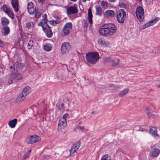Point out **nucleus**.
<instances>
[{
	"instance_id": "obj_1",
	"label": "nucleus",
	"mask_w": 160,
	"mask_h": 160,
	"mask_svg": "<svg viewBox=\"0 0 160 160\" xmlns=\"http://www.w3.org/2000/svg\"><path fill=\"white\" fill-rule=\"evenodd\" d=\"M117 28L112 23H108L104 25L100 28L99 32L100 34L103 36L112 35L116 31Z\"/></svg>"
},
{
	"instance_id": "obj_2",
	"label": "nucleus",
	"mask_w": 160,
	"mask_h": 160,
	"mask_svg": "<svg viewBox=\"0 0 160 160\" xmlns=\"http://www.w3.org/2000/svg\"><path fill=\"white\" fill-rule=\"evenodd\" d=\"M86 58L88 63L94 64L99 59V56L97 52H90L86 54Z\"/></svg>"
},
{
	"instance_id": "obj_3",
	"label": "nucleus",
	"mask_w": 160,
	"mask_h": 160,
	"mask_svg": "<svg viewBox=\"0 0 160 160\" xmlns=\"http://www.w3.org/2000/svg\"><path fill=\"white\" fill-rule=\"evenodd\" d=\"M126 16V12L124 9H120L118 10L117 14V19L118 22L120 23H123Z\"/></svg>"
},
{
	"instance_id": "obj_4",
	"label": "nucleus",
	"mask_w": 160,
	"mask_h": 160,
	"mask_svg": "<svg viewBox=\"0 0 160 160\" xmlns=\"http://www.w3.org/2000/svg\"><path fill=\"white\" fill-rule=\"evenodd\" d=\"M144 10L141 6L138 7L136 11V16L138 20L142 22L144 18Z\"/></svg>"
},
{
	"instance_id": "obj_5",
	"label": "nucleus",
	"mask_w": 160,
	"mask_h": 160,
	"mask_svg": "<svg viewBox=\"0 0 160 160\" xmlns=\"http://www.w3.org/2000/svg\"><path fill=\"white\" fill-rule=\"evenodd\" d=\"M61 52L63 54H67L70 50V46L68 42H63L61 46Z\"/></svg>"
},
{
	"instance_id": "obj_6",
	"label": "nucleus",
	"mask_w": 160,
	"mask_h": 160,
	"mask_svg": "<svg viewBox=\"0 0 160 160\" xmlns=\"http://www.w3.org/2000/svg\"><path fill=\"white\" fill-rule=\"evenodd\" d=\"M160 18L159 17H156L152 20L148 22L142 26V28L141 30H143L148 27L152 26L155 24L157 22L160 20Z\"/></svg>"
},
{
	"instance_id": "obj_7",
	"label": "nucleus",
	"mask_w": 160,
	"mask_h": 160,
	"mask_svg": "<svg viewBox=\"0 0 160 160\" xmlns=\"http://www.w3.org/2000/svg\"><path fill=\"white\" fill-rule=\"evenodd\" d=\"M3 11L7 13L8 16L12 19H13L14 18V13L9 7L6 5H4L2 7Z\"/></svg>"
},
{
	"instance_id": "obj_8",
	"label": "nucleus",
	"mask_w": 160,
	"mask_h": 160,
	"mask_svg": "<svg viewBox=\"0 0 160 160\" xmlns=\"http://www.w3.org/2000/svg\"><path fill=\"white\" fill-rule=\"evenodd\" d=\"M97 42L99 45L102 47H108L110 46V42L102 38H99L97 40Z\"/></svg>"
},
{
	"instance_id": "obj_9",
	"label": "nucleus",
	"mask_w": 160,
	"mask_h": 160,
	"mask_svg": "<svg viewBox=\"0 0 160 160\" xmlns=\"http://www.w3.org/2000/svg\"><path fill=\"white\" fill-rule=\"evenodd\" d=\"M27 139L28 140V143L29 144H32L40 141V138L37 135L31 136L29 137H28Z\"/></svg>"
},
{
	"instance_id": "obj_10",
	"label": "nucleus",
	"mask_w": 160,
	"mask_h": 160,
	"mask_svg": "<svg viewBox=\"0 0 160 160\" xmlns=\"http://www.w3.org/2000/svg\"><path fill=\"white\" fill-rule=\"evenodd\" d=\"M160 153V149L157 148H154L151 150L150 155L152 157L156 158L158 156Z\"/></svg>"
},
{
	"instance_id": "obj_11",
	"label": "nucleus",
	"mask_w": 160,
	"mask_h": 160,
	"mask_svg": "<svg viewBox=\"0 0 160 160\" xmlns=\"http://www.w3.org/2000/svg\"><path fill=\"white\" fill-rule=\"evenodd\" d=\"M80 146L79 142H77L75 143L71 148L69 150L70 155H72L78 149Z\"/></svg>"
},
{
	"instance_id": "obj_12",
	"label": "nucleus",
	"mask_w": 160,
	"mask_h": 160,
	"mask_svg": "<svg viewBox=\"0 0 160 160\" xmlns=\"http://www.w3.org/2000/svg\"><path fill=\"white\" fill-rule=\"evenodd\" d=\"M38 25L39 26L42 27L43 30L44 31L47 37L48 38H50V28H48L47 29L42 21L38 23Z\"/></svg>"
},
{
	"instance_id": "obj_13",
	"label": "nucleus",
	"mask_w": 160,
	"mask_h": 160,
	"mask_svg": "<svg viewBox=\"0 0 160 160\" xmlns=\"http://www.w3.org/2000/svg\"><path fill=\"white\" fill-rule=\"evenodd\" d=\"M115 13L114 11L112 10H107L103 13V17L105 18H112L114 17Z\"/></svg>"
},
{
	"instance_id": "obj_14",
	"label": "nucleus",
	"mask_w": 160,
	"mask_h": 160,
	"mask_svg": "<svg viewBox=\"0 0 160 160\" xmlns=\"http://www.w3.org/2000/svg\"><path fill=\"white\" fill-rule=\"evenodd\" d=\"M67 125V121L60 119L59 121L58 125V130L59 131H61L66 127Z\"/></svg>"
},
{
	"instance_id": "obj_15",
	"label": "nucleus",
	"mask_w": 160,
	"mask_h": 160,
	"mask_svg": "<svg viewBox=\"0 0 160 160\" xmlns=\"http://www.w3.org/2000/svg\"><path fill=\"white\" fill-rule=\"evenodd\" d=\"M67 13L68 14H75L78 12V11L75 6H70L67 10Z\"/></svg>"
},
{
	"instance_id": "obj_16",
	"label": "nucleus",
	"mask_w": 160,
	"mask_h": 160,
	"mask_svg": "<svg viewBox=\"0 0 160 160\" xmlns=\"http://www.w3.org/2000/svg\"><path fill=\"white\" fill-rule=\"evenodd\" d=\"M28 10L29 13L30 14H33L35 12L36 8L34 7L32 2L28 3Z\"/></svg>"
},
{
	"instance_id": "obj_17",
	"label": "nucleus",
	"mask_w": 160,
	"mask_h": 160,
	"mask_svg": "<svg viewBox=\"0 0 160 160\" xmlns=\"http://www.w3.org/2000/svg\"><path fill=\"white\" fill-rule=\"evenodd\" d=\"M72 25L71 22H69L66 23L64 25L62 29L63 31H66L69 33L70 30L72 29Z\"/></svg>"
},
{
	"instance_id": "obj_18",
	"label": "nucleus",
	"mask_w": 160,
	"mask_h": 160,
	"mask_svg": "<svg viewBox=\"0 0 160 160\" xmlns=\"http://www.w3.org/2000/svg\"><path fill=\"white\" fill-rule=\"evenodd\" d=\"M146 112L148 116L153 118H155L157 117V114L153 110H149L148 108L146 109Z\"/></svg>"
},
{
	"instance_id": "obj_19",
	"label": "nucleus",
	"mask_w": 160,
	"mask_h": 160,
	"mask_svg": "<svg viewBox=\"0 0 160 160\" xmlns=\"http://www.w3.org/2000/svg\"><path fill=\"white\" fill-rule=\"evenodd\" d=\"M11 4L14 11L17 12L18 11V0H12Z\"/></svg>"
},
{
	"instance_id": "obj_20",
	"label": "nucleus",
	"mask_w": 160,
	"mask_h": 160,
	"mask_svg": "<svg viewBox=\"0 0 160 160\" xmlns=\"http://www.w3.org/2000/svg\"><path fill=\"white\" fill-rule=\"evenodd\" d=\"M150 133L154 137H159L160 136L158 134L157 129L154 127H152L149 129Z\"/></svg>"
},
{
	"instance_id": "obj_21",
	"label": "nucleus",
	"mask_w": 160,
	"mask_h": 160,
	"mask_svg": "<svg viewBox=\"0 0 160 160\" xmlns=\"http://www.w3.org/2000/svg\"><path fill=\"white\" fill-rule=\"evenodd\" d=\"M10 29L7 26H3L2 30V33L3 36H6L9 33Z\"/></svg>"
},
{
	"instance_id": "obj_22",
	"label": "nucleus",
	"mask_w": 160,
	"mask_h": 160,
	"mask_svg": "<svg viewBox=\"0 0 160 160\" xmlns=\"http://www.w3.org/2000/svg\"><path fill=\"white\" fill-rule=\"evenodd\" d=\"M12 75L15 81L22 79V76L18 72L12 73Z\"/></svg>"
},
{
	"instance_id": "obj_23",
	"label": "nucleus",
	"mask_w": 160,
	"mask_h": 160,
	"mask_svg": "<svg viewBox=\"0 0 160 160\" xmlns=\"http://www.w3.org/2000/svg\"><path fill=\"white\" fill-rule=\"evenodd\" d=\"M17 123V120L15 118L9 121L8 122V124L10 127L12 128L15 127L16 124Z\"/></svg>"
},
{
	"instance_id": "obj_24",
	"label": "nucleus",
	"mask_w": 160,
	"mask_h": 160,
	"mask_svg": "<svg viewBox=\"0 0 160 160\" xmlns=\"http://www.w3.org/2000/svg\"><path fill=\"white\" fill-rule=\"evenodd\" d=\"M1 22L2 26H7L9 23V20L5 17H3L1 18Z\"/></svg>"
},
{
	"instance_id": "obj_25",
	"label": "nucleus",
	"mask_w": 160,
	"mask_h": 160,
	"mask_svg": "<svg viewBox=\"0 0 160 160\" xmlns=\"http://www.w3.org/2000/svg\"><path fill=\"white\" fill-rule=\"evenodd\" d=\"M92 15L90 8H89L88 10V19L89 23L91 24L92 23Z\"/></svg>"
},
{
	"instance_id": "obj_26",
	"label": "nucleus",
	"mask_w": 160,
	"mask_h": 160,
	"mask_svg": "<svg viewBox=\"0 0 160 160\" xmlns=\"http://www.w3.org/2000/svg\"><path fill=\"white\" fill-rule=\"evenodd\" d=\"M30 88L29 87H27L24 88L22 91L21 94L25 97L27 96V94L29 92Z\"/></svg>"
},
{
	"instance_id": "obj_27",
	"label": "nucleus",
	"mask_w": 160,
	"mask_h": 160,
	"mask_svg": "<svg viewBox=\"0 0 160 160\" xmlns=\"http://www.w3.org/2000/svg\"><path fill=\"white\" fill-rule=\"evenodd\" d=\"M129 90L128 88H126L123 90L121 91L119 93L118 95L120 97H122L128 93Z\"/></svg>"
},
{
	"instance_id": "obj_28",
	"label": "nucleus",
	"mask_w": 160,
	"mask_h": 160,
	"mask_svg": "<svg viewBox=\"0 0 160 160\" xmlns=\"http://www.w3.org/2000/svg\"><path fill=\"white\" fill-rule=\"evenodd\" d=\"M47 15L46 14H45L44 15V16H43V19L41 20L43 22V24L45 25L46 27V28L48 29V28H50L48 24H47V22H48V20L47 19Z\"/></svg>"
},
{
	"instance_id": "obj_29",
	"label": "nucleus",
	"mask_w": 160,
	"mask_h": 160,
	"mask_svg": "<svg viewBox=\"0 0 160 160\" xmlns=\"http://www.w3.org/2000/svg\"><path fill=\"white\" fill-rule=\"evenodd\" d=\"M25 99V97L21 93L19 96L17 97L15 101V102L19 103Z\"/></svg>"
},
{
	"instance_id": "obj_30",
	"label": "nucleus",
	"mask_w": 160,
	"mask_h": 160,
	"mask_svg": "<svg viewBox=\"0 0 160 160\" xmlns=\"http://www.w3.org/2000/svg\"><path fill=\"white\" fill-rule=\"evenodd\" d=\"M96 8V14L97 15H101L102 13V9L99 6H95Z\"/></svg>"
},
{
	"instance_id": "obj_31",
	"label": "nucleus",
	"mask_w": 160,
	"mask_h": 160,
	"mask_svg": "<svg viewBox=\"0 0 160 160\" xmlns=\"http://www.w3.org/2000/svg\"><path fill=\"white\" fill-rule=\"evenodd\" d=\"M8 82L9 84H12L13 82H15L14 79L13 78L12 75L8 76L7 78Z\"/></svg>"
},
{
	"instance_id": "obj_32",
	"label": "nucleus",
	"mask_w": 160,
	"mask_h": 160,
	"mask_svg": "<svg viewBox=\"0 0 160 160\" xmlns=\"http://www.w3.org/2000/svg\"><path fill=\"white\" fill-rule=\"evenodd\" d=\"M120 59H117L116 60L112 59L111 61L112 65L113 67H115L118 65L120 61Z\"/></svg>"
},
{
	"instance_id": "obj_33",
	"label": "nucleus",
	"mask_w": 160,
	"mask_h": 160,
	"mask_svg": "<svg viewBox=\"0 0 160 160\" xmlns=\"http://www.w3.org/2000/svg\"><path fill=\"white\" fill-rule=\"evenodd\" d=\"M60 21V18H58L56 20L51 21V25L53 26H56L59 23Z\"/></svg>"
},
{
	"instance_id": "obj_34",
	"label": "nucleus",
	"mask_w": 160,
	"mask_h": 160,
	"mask_svg": "<svg viewBox=\"0 0 160 160\" xmlns=\"http://www.w3.org/2000/svg\"><path fill=\"white\" fill-rule=\"evenodd\" d=\"M112 58L110 57H106L103 59V61L106 62H111Z\"/></svg>"
},
{
	"instance_id": "obj_35",
	"label": "nucleus",
	"mask_w": 160,
	"mask_h": 160,
	"mask_svg": "<svg viewBox=\"0 0 160 160\" xmlns=\"http://www.w3.org/2000/svg\"><path fill=\"white\" fill-rule=\"evenodd\" d=\"M69 115L68 114L65 113L63 115L62 118L61 119L67 121V120L69 118Z\"/></svg>"
},
{
	"instance_id": "obj_36",
	"label": "nucleus",
	"mask_w": 160,
	"mask_h": 160,
	"mask_svg": "<svg viewBox=\"0 0 160 160\" xmlns=\"http://www.w3.org/2000/svg\"><path fill=\"white\" fill-rule=\"evenodd\" d=\"M101 6L104 9H107L108 6V3L103 1H102L101 2Z\"/></svg>"
},
{
	"instance_id": "obj_37",
	"label": "nucleus",
	"mask_w": 160,
	"mask_h": 160,
	"mask_svg": "<svg viewBox=\"0 0 160 160\" xmlns=\"http://www.w3.org/2000/svg\"><path fill=\"white\" fill-rule=\"evenodd\" d=\"M44 49L47 51L50 50V45L49 44H45L43 46Z\"/></svg>"
},
{
	"instance_id": "obj_38",
	"label": "nucleus",
	"mask_w": 160,
	"mask_h": 160,
	"mask_svg": "<svg viewBox=\"0 0 160 160\" xmlns=\"http://www.w3.org/2000/svg\"><path fill=\"white\" fill-rule=\"evenodd\" d=\"M31 152V150H29L26 154H25L23 155V158L24 159H26L29 157Z\"/></svg>"
},
{
	"instance_id": "obj_39",
	"label": "nucleus",
	"mask_w": 160,
	"mask_h": 160,
	"mask_svg": "<svg viewBox=\"0 0 160 160\" xmlns=\"http://www.w3.org/2000/svg\"><path fill=\"white\" fill-rule=\"evenodd\" d=\"M33 42L32 41L30 40L28 43V48L29 49L31 48L33 46Z\"/></svg>"
},
{
	"instance_id": "obj_40",
	"label": "nucleus",
	"mask_w": 160,
	"mask_h": 160,
	"mask_svg": "<svg viewBox=\"0 0 160 160\" xmlns=\"http://www.w3.org/2000/svg\"><path fill=\"white\" fill-rule=\"evenodd\" d=\"M101 160H111V159L108 155H105L102 157Z\"/></svg>"
},
{
	"instance_id": "obj_41",
	"label": "nucleus",
	"mask_w": 160,
	"mask_h": 160,
	"mask_svg": "<svg viewBox=\"0 0 160 160\" xmlns=\"http://www.w3.org/2000/svg\"><path fill=\"white\" fill-rule=\"evenodd\" d=\"M34 23L32 22H28L26 24V26L28 28H30L32 26L34 25Z\"/></svg>"
},
{
	"instance_id": "obj_42",
	"label": "nucleus",
	"mask_w": 160,
	"mask_h": 160,
	"mask_svg": "<svg viewBox=\"0 0 160 160\" xmlns=\"http://www.w3.org/2000/svg\"><path fill=\"white\" fill-rule=\"evenodd\" d=\"M41 15V13L39 12H36L35 15V16L36 18H39Z\"/></svg>"
},
{
	"instance_id": "obj_43",
	"label": "nucleus",
	"mask_w": 160,
	"mask_h": 160,
	"mask_svg": "<svg viewBox=\"0 0 160 160\" xmlns=\"http://www.w3.org/2000/svg\"><path fill=\"white\" fill-rule=\"evenodd\" d=\"M61 33L62 35L64 36L68 35L69 33L66 32V31H63V30H62V31Z\"/></svg>"
},
{
	"instance_id": "obj_44",
	"label": "nucleus",
	"mask_w": 160,
	"mask_h": 160,
	"mask_svg": "<svg viewBox=\"0 0 160 160\" xmlns=\"http://www.w3.org/2000/svg\"><path fill=\"white\" fill-rule=\"evenodd\" d=\"M5 45L4 42L0 40V47L1 48L3 47Z\"/></svg>"
},
{
	"instance_id": "obj_45",
	"label": "nucleus",
	"mask_w": 160,
	"mask_h": 160,
	"mask_svg": "<svg viewBox=\"0 0 160 160\" xmlns=\"http://www.w3.org/2000/svg\"><path fill=\"white\" fill-rule=\"evenodd\" d=\"M78 129L82 131L84 129V127L83 126H79L78 127Z\"/></svg>"
},
{
	"instance_id": "obj_46",
	"label": "nucleus",
	"mask_w": 160,
	"mask_h": 160,
	"mask_svg": "<svg viewBox=\"0 0 160 160\" xmlns=\"http://www.w3.org/2000/svg\"><path fill=\"white\" fill-rule=\"evenodd\" d=\"M43 0H38V2L42 4L43 3Z\"/></svg>"
},
{
	"instance_id": "obj_47",
	"label": "nucleus",
	"mask_w": 160,
	"mask_h": 160,
	"mask_svg": "<svg viewBox=\"0 0 160 160\" xmlns=\"http://www.w3.org/2000/svg\"><path fill=\"white\" fill-rule=\"evenodd\" d=\"M116 0H108V1L110 2H114Z\"/></svg>"
},
{
	"instance_id": "obj_48",
	"label": "nucleus",
	"mask_w": 160,
	"mask_h": 160,
	"mask_svg": "<svg viewBox=\"0 0 160 160\" xmlns=\"http://www.w3.org/2000/svg\"><path fill=\"white\" fill-rule=\"evenodd\" d=\"M72 1L75 2H76L77 0H71Z\"/></svg>"
},
{
	"instance_id": "obj_49",
	"label": "nucleus",
	"mask_w": 160,
	"mask_h": 160,
	"mask_svg": "<svg viewBox=\"0 0 160 160\" xmlns=\"http://www.w3.org/2000/svg\"><path fill=\"white\" fill-rule=\"evenodd\" d=\"M51 37L52 35V31L51 30Z\"/></svg>"
},
{
	"instance_id": "obj_50",
	"label": "nucleus",
	"mask_w": 160,
	"mask_h": 160,
	"mask_svg": "<svg viewBox=\"0 0 160 160\" xmlns=\"http://www.w3.org/2000/svg\"><path fill=\"white\" fill-rule=\"evenodd\" d=\"M158 88H160V84L158 85Z\"/></svg>"
},
{
	"instance_id": "obj_51",
	"label": "nucleus",
	"mask_w": 160,
	"mask_h": 160,
	"mask_svg": "<svg viewBox=\"0 0 160 160\" xmlns=\"http://www.w3.org/2000/svg\"><path fill=\"white\" fill-rule=\"evenodd\" d=\"M15 65H17V64H16V63H15V64H14V67H15Z\"/></svg>"
},
{
	"instance_id": "obj_52",
	"label": "nucleus",
	"mask_w": 160,
	"mask_h": 160,
	"mask_svg": "<svg viewBox=\"0 0 160 160\" xmlns=\"http://www.w3.org/2000/svg\"><path fill=\"white\" fill-rule=\"evenodd\" d=\"M139 1L141 2L142 1V0H139Z\"/></svg>"
},
{
	"instance_id": "obj_53",
	"label": "nucleus",
	"mask_w": 160,
	"mask_h": 160,
	"mask_svg": "<svg viewBox=\"0 0 160 160\" xmlns=\"http://www.w3.org/2000/svg\"><path fill=\"white\" fill-rule=\"evenodd\" d=\"M12 68V66H11V68Z\"/></svg>"
}]
</instances>
